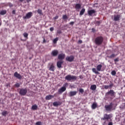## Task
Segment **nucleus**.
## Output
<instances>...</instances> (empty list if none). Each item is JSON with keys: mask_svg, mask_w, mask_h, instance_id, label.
I'll list each match as a JSON object with an SVG mask.
<instances>
[{"mask_svg": "<svg viewBox=\"0 0 125 125\" xmlns=\"http://www.w3.org/2000/svg\"><path fill=\"white\" fill-rule=\"evenodd\" d=\"M37 12L38 14H40V15H42V11L41 9H38L37 10Z\"/></svg>", "mask_w": 125, "mask_h": 125, "instance_id": "29", "label": "nucleus"}, {"mask_svg": "<svg viewBox=\"0 0 125 125\" xmlns=\"http://www.w3.org/2000/svg\"><path fill=\"white\" fill-rule=\"evenodd\" d=\"M96 11L94 9L90 10L88 11V14L89 16H92V14L96 13Z\"/></svg>", "mask_w": 125, "mask_h": 125, "instance_id": "16", "label": "nucleus"}, {"mask_svg": "<svg viewBox=\"0 0 125 125\" xmlns=\"http://www.w3.org/2000/svg\"><path fill=\"white\" fill-rule=\"evenodd\" d=\"M20 2H23L24 1V0H19Z\"/></svg>", "mask_w": 125, "mask_h": 125, "instance_id": "49", "label": "nucleus"}, {"mask_svg": "<svg viewBox=\"0 0 125 125\" xmlns=\"http://www.w3.org/2000/svg\"><path fill=\"white\" fill-rule=\"evenodd\" d=\"M120 18H121V16L120 15H114L113 20L115 22H117V21H120Z\"/></svg>", "mask_w": 125, "mask_h": 125, "instance_id": "12", "label": "nucleus"}, {"mask_svg": "<svg viewBox=\"0 0 125 125\" xmlns=\"http://www.w3.org/2000/svg\"><path fill=\"white\" fill-rule=\"evenodd\" d=\"M0 26H1V22H0Z\"/></svg>", "mask_w": 125, "mask_h": 125, "instance_id": "54", "label": "nucleus"}, {"mask_svg": "<svg viewBox=\"0 0 125 125\" xmlns=\"http://www.w3.org/2000/svg\"><path fill=\"white\" fill-rule=\"evenodd\" d=\"M117 74V72L115 70H113L111 71V75L112 76H116V74Z\"/></svg>", "mask_w": 125, "mask_h": 125, "instance_id": "34", "label": "nucleus"}, {"mask_svg": "<svg viewBox=\"0 0 125 125\" xmlns=\"http://www.w3.org/2000/svg\"><path fill=\"white\" fill-rule=\"evenodd\" d=\"M77 95V91H70L69 94V96L70 97H72V96H75V95Z\"/></svg>", "mask_w": 125, "mask_h": 125, "instance_id": "18", "label": "nucleus"}, {"mask_svg": "<svg viewBox=\"0 0 125 125\" xmlns=\"http://www.w3.org/2000/svg\"><path fill=\"white\" fill-rule=\"evenodd\" d=\"M32 0H27V2H28V3H29V2H30V1H31Z\"/></svg>", "mask_w": 125, "mask_h": 125, "instance_id": "50", "label": "nucleus"}, {"mask_svg": "<svg viewBox=\"0 0 125 125\" xmlns=\"http://www.w3.org/2000/svg\"><path fill=\"white\" fill-rule=\"evenodd\" d=\"M75 59V57L73 55L67 56L65 58V60L68 62H73Z\"/></svg>", "mask_w": 125, "mask_h": 125, "instance_id": "8", "label": "nucleus"}, {"mask_svg": "<svg viewBox=\"0 0 125 125\" xmlns=\"http://www.w3.org/2000/svg\"><path fill=\"white\" fill-rule=\"evenodd\" d=\"M36 125H42V122H37L36 123Z\"/></svg>", "mask_w": 125, "mask_h": 125, "instance_id": "40", "label": "nucleus"}, {"mask_svg": "<svg viewBox=\"0 0 125 125\" xmlns=\"http://www.w3.org/2000/svg\"><path fill=\"white\" fill-rule=\"evenodd\" d=\"M92 71L93 73H95V74H99V72L97 71V70H96V68H93L92 69Z\"/></svg>", "mask_w": 125, "mask_h": 125, "instance_id": "28", "label": "nucleus"}, {"mask_svg": "<svg viewBox=\"0 0 125 125\" xmlns=\"http://www.w3.org/2000/svg\"><path fill=\"white\" fill-rule=\"evenodd\" d=\"M102 68V65L101 64H99L97 66V71H98L99 72H100L102 70H101V69Z\"/></svg>", "mask_w": 125, "mask_h": 125, "instance_id": "23", "label": "nucleus"}, {"mask_svg": "<svg viewBox=\"0 0 125 125\" xmlns=\"http://www.w3.org/2000/svg\"><path fill=\"white\" fill-rule=\"evenodd\" d=\"M96 85H91L90 86V89H91V90H95L96 89Z\"/></svg>", "mask_w": 125, "mask_h": 125, "instance_id": "25", "label": "nucleus"}, {"mask_svg": "<svg viewBox=\"0 0 125 125\" xmlns=\"http://www.w3.org/2000/svg\"><path fill=\"white\" fill-rule=\"evenodd\" d=\"M124 106H125V104H124Z\"/></svg>", "mask_w": 125, "mask_h": 125, "instance_id": "55", "label": "nucleus"}, {"mask_svg": "<svg viewBox=\"0 0 125 125\" xmlns=\"http://www.w3.org/2000/svg\"><path fill=\"white\" fill-rule=\"evenodd\" d=\"M27 88H21L20 90L19 94L22 96H25L27 92Z\"/></svg>", "mask_w": 125, "mask_h": 125, "instance_id": "6", "label": "nucleus"}, {"mask_svg": "<svg viewBox=\"0 0 125 125\" xmlns=\"http://www.w3.org/2000/svg\"><path fill=\"white\" fill-rule=\"evenodd\" d=\"M14 76L15 77V78H17V79H19V80L22 79V76H21V75H20V74L18 73L17 72H15Z\"/></svg>", "mask_w": 125, "mask_h": 125, "instance_id": "11", "label": "nucleus"}, {"mask_svg": "<svg viewBox=\"0 0 125 125\" xmlns=\"http://www.w3.org/2000/svg\"><path fill=\"white\" fill-rule=\"evenodd\" d=\"M70 25H71V26H73V25H74V24H75V22L74 21H71L69 23Z\"/></svg>", "mask_w": 125, "mask_h": 125, "instance_id": "41", "label": "nucleus"}, {"mask_svg": "<svg viewBox=\"0 0 125 125\" xmlns=\"http://www.w3.org/2000/svg\"><path fill=\"white\" fill-rule=\"evenodd\" d=\"M59 16H56V17H55L54 18V19L55 20H56L57 19H58V18H59Z\"/></svg>", "mask_w": 125, "mask_h": 125, "instance_id": "42", "label": "nucleus"}, {"mask_svg": "<svg viewBox=\"0 0 125 125\" xmlns=\"http://www.w3.org/2000/svg\"><path fill=\"white\" fill-rule=\"evenodd\" d=\"M62 104V102H55L53 103V105L54 107H58V106H60Z\"/></svg>", "mask_w": 125, "mask_h": 125, "instance_id": "14", "label": "nucleus"}, {"mask_svg": "<svg viewBox=\"0 0 125 125\" xmlns=\"http://www.w3.org/2000/svg\"><path fill=\"white\" fill-rule=\"evenodd\" d=\"M31 109L32 110H33V111H35V110H37L38 106L37 105V104H34L32 105Z\"/></svg>", "mask_w": 125, "mask_h": 125, "instance_id": "26", "label": "nucleus"}, {"mask_svg": "<svg viewBox=\"0 0 125 125\" xmlns=\"http://www.w3.org/2000/svg\"><path fill=\"white\" fill-rule=\"evenodd\" d=\"M114 86V84L113 83H111L109 84V85H105L104 86V88L105 89H108V88H111Z\"/></svg>", "mask_w": 125, "mask_h": 125, "instance_id": "17", "label": "nucleus"}, {"mask_svg": "<svg viewBox=\"0 0 125 125\" xmlns=\"http://www.w3.org/2000/svg\"><path fill=\"white\" fill-rule=\"evenodd\" d=\"M79 77L80 79H81V80H83V75H80Z\"/></svg>", "mask_w": 125, "mask_h": 125, "instance_id": "44", "label": "nucleus"}, {"mask_svg": "<svg viewBox=\"0 0 125 125\" xmlns=\"http://www.w3.org/2000/svg\"><path fill=\"white\" fill-rule=\"evenodd\" d=\"M96 24H97V25L99 26V25H100V24H101V21H98L96 22Z\"/></svg>", "mask_w": 125, "mask_h": 125, "instance_id": "38", "label": "nucleus"}, {"mask_svg": "<svg viewBox=\"0 0 125 125\" xmlns=\"http://www.w3.org/2000/svg\"><path fill=\"white\" fill-rule=\"evenodd\" d=\"M62 19L63 20H66V19H68V16L66 15H64L62 16Z\"/></svg>", "mask_w": 125, "mask_h": 125, "instance_id": "33", "label": "nucleus"}, {"mask_svg": "<svg viewBox=\"0 0 125 125\" xmlns=\"http://www.w3.org/2000/svg\"><path fill=\"white\" fill-rule=\"evenodd\" d=\"M10 6H13V5L12 4H11L10 5Z\"/></svg>", "mask_w": 125, "mask_h": 125, "instance_id": "52", "label": "nucleus"}, {"mask_svg": "<svg viewBox=\"0 0 125 125\" xmlns=\"http://www.w3.org/2000/svg\"><path fill=\"white\" fill-rule=\"evenodd\" d=\"M33 16V13L32 12H30L27 13L25 16L23 17V19H30Z\"/></svg>", "mask_w": 125, "mask_h": 125, "instance_id": "9", "label": "nucleus"}, {"mask_svg": "<svg viewBox=\"0 0 125 125\" xmlns=\"http://www.w3.org/2000/svg\"><path fill=\"white\" fill-rule=\"evenodd\" d=\"M1 115H2V116L5 117L6 116V115H8V112H7V111H4L2 112Z\"/></svg>", "mask_w": 125, "mask_h": 125, "instance_id": "27", "label": "nucleus"}, {"mask_svg": "<svg viewBox=\"0 0 125 125\" xmlns=\"http://www.w3.org/2000/svg\"><path fill=\"white\" fill-rule=\"evenodd\" d=\"M104 108L105 109V111H107V112H111V111H112V109H113V104L111 103L109 105H105Z\"/></svg>", "mask_w": 125, "mask_h": 125, "instance_id": "7", "label": "nucleus"}, {"mask_svg": "<svg viewBox=\"0 0 125 125\" xmlns=\"http://www.w3.org/2000/svg\"><path fill=\"white\" fill-rule=\"evenodd\" d=\"M14 86H15V87H20V84L19 83H17L14 85Z\"/></svg>", "mask_w": 125, "mask_h": 125, "instance_id": "36", "label": "nucleus"}, {"mask_svg": "<svg viewBox=\"0 0 125 125\" xmlns=\"http://www.w3.org/2000/svg\"><path fill=\"white\" fill-rule=\"evenodd\" d=\"M64 62L62 61H58L57 62V66L58 68H62V64H63Z\"/></svg>", "mask_w": 125, "mask_h": 125, "instance_id": "15", "label": "nucleus"}, {"mask_svg": "<svg viewBox=\"0 0 125 125\" xmlns=\"http://www.w3.org/2000/svg\"><path fill=\"white\" fill-rule=\"evenodd\" d=\"M31 59H32V58H31V57H30V58H29V60H31Z\"/></svg>", "mask_w": 125, "mask_h": 125, "instance_id": "53", "label": "nucleus"}, {"mask_svg": "<svg viewBox=\"0 0 125 125\" xmlns=\"http://www.w3.org/2000/svg\"><path fill=\"white\" fill-rule=\"evenodd\" d=\"M84 12H85V8H83L81 11H80V16H82L84 14Z\"/></svg>", "mask_w": 125, "mask_h": 125, "instance_id": "22", "label": "nucleus"}, {"mask_svg": "<svg viewBox=\"0 0 125 125\" xmlns=\"http://www.w3.org/2000/svg\"><path fill=\"white\" fill-rule=\"evenodd\" d=\"M82 7V5L80 3H77L75 6V9H81Z\"/></svg>", "mask_w": 125, "mask_h": 125, "instance_id": "21", "label": "nucleus"}, {"mask_svg": "<svg viewBox=\"0 0 125 125\" xmlns=\"http://www.w3.org/2000/svg\"><path fill=\"white\" fill-rule=\"evenodd\" d=\"M51 54L52 56H54V57L57 56V55H58V50H53Z\"/></svg>", "mask_w": 125, "mask_h": 125, "instance_id": "13", "label": "nucleus"}, {"mask_svg": "<svg viewBox=\"0 0 125 125\" xmlns=\"http://www.w3.org/2000/svg\"><path fill=\"white\" fill-rule=\"evenodd\" d=\"M78 43H83V41H82V40H79V41H78Z\"/></svg>", "mask_w": 125, "mask_h": 125, "instance_id": "47", "label": "nucleus"}, {"mask_svg": "<svg viewBox=\"0 0 125 125\" xmlns=\"http://www.w3.org/2000/svg\"><path fill=\"white\" fill-rule=\"evenodd\" d=\"M65 56H66V55H65V54L61 53V54H59V55L58 56V59H59V60H63L65 59Z\"/></svg>", "mask_w": 125, "mask_h": 125, "instance_id": "10", "label": "nucleus"}, {"mask_svg": "<svg viewBox=\"0 0 125 125\" xmlns=\"http://www.w3.org/2000/svg\"><path fill=\"white\" fill-rule=\"evenodd\" d=\"M28 33H23V37H24V38H28Z\"/></svg>", "mask_w": 125, "mask_h": 125, "instance_id": "37", "label": "nucleus"}, {"mask_svg": "<svg viewBox=\"0 0 125 125\" xmlns=\"http://www.w3.org/2000/svg\"><path fill=\"white\" fill-rule=\"evenodd\" d=\"M54 28H53V27H51L50 28V31H51V32H52V31H54Z\"/></svg>", "mask_w": 125, "mask_h": 125, "instance_id": "43", "label": "nucleus"}, {"mask_svg": "<svg viewBox=\"0 0 125 125\" xmlns=\"http://www.w3.org/2000/svg\"><path fill=\"white\" fill-rule=\"evenodd\" d=\"M45 42H46V41L43 38V43H45Z\"/></svg>", "mask_w": 125, "mask_h": 125, "instance_id": "48", "label": "nucleus"}, {"mask_svg": "<svg viewBox=\"0 0 125 125\" xmlns=\"http://www.w3.org/2000/svg\"><path fill=\"white\" fill-rule=\"evenodd\" d=\"M119 58H117L114 59V62H115V64H116V62H119Z\"/></svg>", "mask_w": 125, "mask_h": 125, "instance_id": "39", "label": "nucleus"}, {"mask_svg": "<svg viewBox=\"0 0 125 125\" xmlns=\"http://www.w3.org/2000/svg\"><path fill=\"white\" fill-rule=\"evenodd\" d=\"M104 42V38L102 36H98L94 40V43L96 45H101Z\"/></svg>", "mask_w": 125, "mask_h": 125, "instance_id": "2", "label": "nucleus"}, {"mask_svg": "<svg viewBox=\"0 0 125 125\" xmlns=\"http://www.w3.org/2000/svg\"><path fill=\"white\" fill-rule=\"evenodd\" d=\"M115 56H116V55L115 54H112L110 56H108V58H110V59H112V58H114Z\"/></svg>", "mask_w": 125, "mask_h": 125, "instance_id": "32", "label": "nucleus"}, {"mask_svg": "<svg viewBox=\"0 0 125 125\" xmlns=\"http://www.w3.org/2000/svg\"><path fill=\"white\" fill-rule=\"evenodd\" d=\"M77 76L71 75H68L65 77V80L68 82H75V81H77Z\"/></svg>", "mask_w": 125, "mask_h": 125, "instance_id": "3", "label": "nucleus"}, {"mask_svg": "<svg viewBox=\"0 0 125 125\" xmlns=\"http://www.w3.org/2000/svg\"><path fill=\"white\" fill-rule=\"evenodd\" d=\"M91 108L93 109V110L96 109V108H97V104L93 103L92 105Z\"/></svg>", "mask_w": 125, "mask_h": 125, "instance_id": "24", "label": "nucleus"}, {"mask_svg": "<svg viewBox=\"0 0 125 125\" xmlns=\"http://www.w3.org/2000/svg\"><path fill=\"white\" fill-rule=\"evenodd\" d=\"M108 125H113V122H109Z\"/></svg>", "mask_w": 125, "mask_h": 125, "instance_id": "46", "label": "nucleus"}, {"mask_svg": "<svg viewBox=\"0 0 125 125\" xmlns=\"http://www.w3.org/2000/svg\"><path fill=\"white\" fill-rule=\"evenodd\" d=\"M84 90H83V88H81L79 89V92H80V93H81L82 94H83V93L84 92Z\"/></svg>", "mask_w": 125, "mask_h": 125, "instance_id": "35", "label": "nucleus"}, {"mask_svg": "<svg viewBox=\"0 0 125 125\" xmlns=\"http://www.w3.org/2000/svg\"><path fill=\"white\" fill-rule=\"evenodd\" d=\"M67 86H68V83H66L63 84V86L62 87L58 90V92L60 94L62 93V92H64V91L66 90V87Z\"/></svg>", "mask_w": 125, "mask_h": 125, "instance_id": "4", "label": "nucleus"}, {"mask_svg": "<svg viewBox=\"0 0 125 125\" xmlns=\"http://www.w3.org/2000/svg\"><path fill=\"white\" fill-rule=\"evenodd\" d=\"M12 13H13V14H15V10H13L12 11Z\"/></svg>", "mask_w": 125, "mask_h": 125, "instance_id": "51", "label": "nucleus"}, {"mask_svg": "<svg viewBox=\"0 0 125 125\" xmlns=\"http://www.w3.org/2000/svg\"><path fill=\"white\" fill-rule=\"evenodd\" d=\"M49 70L52 71V72H54V71H55V66H54L53 64H51L49 68Z\"/></svg>", "mask_w": 125, "mask_h": 125, "instance_id": "19", "label": "nucleus"}, {"mask_svg": "<svg viewBox=\"0 0 125 125\" xmlns=\"http://www.w3.org/2000/svg\"><path fill=\"white\" fill-rule=\"evenodd\" d=\"M54 96H52L51 95H49L46 96L45 99L46 100H50V99H52V98H54Z\"/></svg>", "mask_w": 125, "mask_h": 125, "instance_id": "20", "label": "nucleus"}, {"mask_svg": "<svg viewBox=\"0 0 125 125\" xmlns=\"http://www.w3.org/2000/svg\"><path fill=\"white\" fill-rule=\"evenodd\" d=\"M6 14V11L5 10H2L0 12V14L1 15H4V14Z\"/></svg>", "mask_w": 125, "mask_h": 125, "instance_id": "30", "label": "nucleus"}, {"mask_svg": "<svg viewBox=\"0 0 125 125\" xmlns=\"http://www.w3.org/2000/svg\"><path fill=\"white\" fill-rule=\"evenodd\" d=\"M112 119V114H104V117L101 119L103 121H108V120H110Z\"/></svg>", "mask_w": 125, "mask_h": 125, "instance_id": "5", "label": "nucleus"}, {"mask_svg": "<svg viewBox=\"0 0 125 125\" xmlns=\"http://www.w3.org/2000/svg\"><path fill=\"white\" fill-rule=\"evenodd\" d=\"M115 97H116V92L113 89H110L105 93V98L106 99L113 100Z\"/></svg>", "mask_w": 125, "mask_h": 125, "instance_id": "1", "label": "nucleus"}, {"mask_svg": "<svg viewBox=\"0 0 125 125\" xmlns=\"http://www.w3.org/2000/svg\"><path fill=\"white\" fill-rule=\"evenodd\" d=\"M57 33H58V34H61V33H62V32L61 31V30H58Z\"/></svg>", "mask_w": 125, "mask_h": 125, "instance_id": "45", "label": "nucleus"}, {"mask_svg": "<svg viewBox=\"0 0 125 125\" xmlns=\"http://www.w3.org/2000/svg\"><path fill=\"white\" fill-rule=\"evenodd\" d=\"M57 42H58V38H56L53 40V43H57Z\"/></svg>", "mask_w": 125, "mask_h": 125, "instance_id": "31", "label": "nucleus"}]
</instances>
